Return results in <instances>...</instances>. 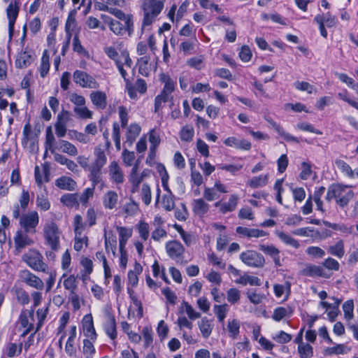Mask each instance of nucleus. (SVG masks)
<instances>
[{
	"label": "nucleus",
	"instance_id": "1",
	"mask_svg": "<svg viewBox=\"0 0 358 358\" xmlns=\"http://www.w3.org/2000/svg\"><path fill=\"white\" fill-rule=\"evenodd\" d=\"M79 165L89 172L88 178L94 187L99 184L103 185L102 169L107 163V156L103 148L96 146L93 151V159L91 162L85 155H79L77 157Z\"/></svg>",
	"mask_w": 358,
	"mask_h": 358
},
{
	"label": "nucleus",
	"instance_id": "2",
	"mask_svg": "<svg viewBox=\"0 0 358 358\" xmlns=\"http://www.w3.org/2000/svg\"><path fill=\"white\" fill-rule=\"evenodd\" d=\"M166 0H143L141 9L143 12L141 31L149 29L164 8Z\"/></svg>",
	"mask_w": 358,
	"mask_h": 358
},
{
	"label": "nucleus",
	"instance_id": "3",
	"mask_svg": "<svg viewBox=\"0 0 358 358\" xmlns=\"http://www.w3.org/2000/svg\"><path fill=\"white\" fill-rule=\"evenodd\" d=\"M354 192L350 187L340 184L332 185L328 189L326 199L328 201L335 199L336 203L341 208L348 205L349 201L354 197Z\"/></svg>",
	"mask_w": 358,
	"mask_h": 358
},
{
	"label": "nucleus",
	"instance_id": "4",
	"mask_svg": "<svg viewBox=\"0 0 358 358\" xmlns=\"http://www.w3.org/2000/svg\"><path fill=\"white\" fill-rule=\"evenodd\" d=\"M45 244L53 251H58L60 248L62 231L53 220H47L43 227Z\"/></svg>",
	"mask_w": 358,
	"mask_h": 358
},
{
	"label": "nucleus",
	"instance_id": "5",
	"mask_svg": "<svg viewBox=\"0 0 358 358\" xmlns=\"http://www.w3.org/2000/svg\"><path fill=\"white\" fill-rule=\"evenodd\" d=\"M103 51L108 57L115 62V64L117 61L124 60L126 68L131 69L133 62L123 42H117L114 45L105 47Z\"/></svg>",
	"mask_w": 358,
	"mask_h": 358
},
{
	"label": "nucleus",
	"instance_id": "6",
	"mask_svg": "<svg viewBox=\"0 0 358 358\" xmlns=\"http://www.w3.org/2000/svg\"><path fill=\"white\" fill-rule=\"evenodd\" d=\"M22 260L37 272L48 271V265L44 262L42 254L36 249H30L22 256Z\"/></svg>",
	"mask_w": 358,
	"mask_h": 358
},
{
	"label": "nucleus",
	"instance_id": "7",
	"mask_svg": "<svg viewBox=\"0 0 358 358\" xmlns=\"http://www.w3.org/2000/svg\"><path fill=\"white\" fill-rule=\"evenodd\" d=\"M69 101L74 105L73 112L80 119H92L93 112L86 106V99L76 92H70L68 94Z\"/></svg>",
	"mask_w": 358,
	"mask_h": 358
},
{
	"label": "nucleus",
	"instance_id": "8",
	"mask_svg": "<svg viewBox=\"0 0 358 358\" xmlns=\"http://www.w3.org/2000/svg\"><path fill=\"white\" fill-rule=\"evenodd\" d=\"M138 164V162H136L134 164L128 176V180L131 184V193L138 192L140 184L143 182L145 178H149L152 173L151 170L148 169L140 170Z\"/></svg>",
	"mask_w": 358,
	"mask_h": 358
},
{
	"label": "nucleus",
	"instance_id": "9",
	"mask_svg": "<svg viewBox=\"0 0 358 358\" xmlns=\"http://www.w3.org/2000/svg\"><path fill=\"white\" fill-rule=\"evenodd\" d=\"M19 222L24 231L30 234H35L36 228L39 223L38 213L35 210H32L23 214L20 217Z\"/></svg>",
	"mask_w": 358,
	"mask_h": 358
},
{
	"label": "nucleus",
	"instance_id": "10",
	"mask_svg": "<svg viewBox=\"0 0 358 358\" xmlns=\"http://www.w3.org/2000/svg\"><path fill=\"white\" fill-rule=\"evenodd\" d=\"M73 80L75 83L83 88L97 89L99 87V83L93 76L80 70L73 72Z\"/></svg>",
	"mask_w": 358,
	"mask_h": 358
},
{
	"label": "nucleus",
	"instance_id": "11",
	"mask_svg": "<svg viewBox=\"0 0 358 358\" xmlns=\"http://www.w3.org/2000/svg\"><path fill=\"white\" fill-rule=\"evenodd\" d=\"M241 261L248 266L260 268L265 264L263 255L255 250H247L240 255Z\"/></svg>",
	"mask_w": 358,
	"mask_h": 358
},
{
	"label": "nucleus",
	"instance_id": "12",
	"mask_svg": "<svg viewBox=\"0 0 358 358\" xmlns=\"http://www.w3.org/2000/svg\"><path fill=\"white\" fill-rule=\"evenodd\" d=\"M19 278L22 282L32 288L38 290H42L44 288L43 280L27 269L20 271Z\"/></svg>",
	"mask_w": 358,
	"mask_h": 358
},
{
	"label": "nucleus",
	"instance_id": "13",
	"mask_svg": "<svg viewBox=\"0 0 358 358\" xmlns=\"http://www.w3.org/2000/svg\"><path fill=\"white\" fill-rule=\"evenodd\" d=\"M6 14L8 19V31L10 37H12L14 32V24L18 16L20 10V0H10Z\"/></svg>",
	"mask_w": 358,
	"mask_h": 358
},
{
	"label": "nucleus",
	"instance_id": "14",
	"mask_svg": "<svg viewBox=\"0 0 358 358\" xmlns=\"http://www.w3.org/2000/svg\"><path fill=\"white\" fill-rule=\"evenodd\" d=\"M240 197L238 194H231L227 201H218L214 203V206L218 208L220 213L226 214L233 212L236 209Z\"/></svg>",
	"mask_w": 358,
	"mask_h": 358
},
{
	"label": "nucleus",
	"instance_id": "15",
	"mask_svg": "<svg viewBox=\"0 0 358 358\" xmlns=\"http://www.w3.org/2000/svg\"><path fill=\"white\" fill-rule=\"evenodd\" d=\"M29 232H26L21 229L17 230L14 236V243L15 250L20 252L26 247L31 246L34 243V240L28 235Z\"/></svg>",
	"mask_w": 358,
	"mask_h": 358
},
{
	"label": "nucleus",
	"instance_id": "16",
	"mask_svg": "<svg viewBox=\"0 0 358 358\" xmlns=\"http://www.w3.org/2000/svg\"><path fill=\"white\" fill-rule=\"evenodd\" d=\"M34 312L24 310L21 313L18 320V324L22 328V336H25L34 328Z\"/></svg>",
	"mask_w": 358,
	"mask_h": 358
},
{
	"label": "nucleus",
	"instance_id": "17",
	"mask_svg": "<svg viewBox=\"0 0 358 358\" xmlns=\"http://www.w3.org/2000/svg\"><path fill=\"white\" fill-rule=\"evenodd\" d=\"M165 248L169 257L175 260L182 258L185 252L183 245L177 241H168Z\"/></svg>",
	"mask_w": 358,
	"mask_h": 358
},
{
	"label": "nucleus",
	"instance_id": "18",
	"mask_svg": "<svg viewBox=\"0 0 358 358\" xmlns=\"http://www.w3.org/2000/svg\"><path fill=\"white\" fill-rule=\"evenodd\" d=\"M77 328L73 325L70 327L69 337L65 344V352L70 357H76L77 353Z\"/></svg>",
	"mask_w": 358,
	"mask_h": 358
},
{
	"label": "nucleus",
	"instance_id": "19",
	"mask_svg": "<svg viewBox=\"0 0 358 358\" xmlns=\"http://www.w3.org/2000/svg\"><path fill=\"white\" fill-rule=\"evenodd\" d=\"M108 174L111 181L116 185L122 184L124 181L123 171L116 161L110 162L108 166Z\"/></svg>",
	"mask_w": 358,
	"mask_h": 358
},
{
	"label": "nucleus",
	"instance_id": "20",
	"mask_svg": "<svg viewBox=\"0 0 358 358\" xmlns=\"http://www.w3.org/2000/svg\"><path fill=\"white\" fill-rule=\"evenodd\" d=\"M82 328L84 335L92 341H96L97 334L96 333L93 319L91 314L86 315L82 320Z\"/></svg>",
	"mask_w": 358,
	"mask_h": 358
},
{
	"label": "nucleus",
	"instance_id": "21",
	"mask_svg": "<svg viewBox=\"0 0 358 358\" xmlns=\"http://www.w3.org/2000/svg\"><path fill=\"white\" fill-rule=\"evenodd\" d=\"M119 196L114 190L106 191L102 196V204L106 210L115 209L118 205Z\"/></svg>",
	"mask_w": 358,
	"mask_h": 358
},
{
	"label": "nucleus",
	"instance_id": "22",
	"mask_svg": "<svg viewBox=\"0 0 358 358\" xmlns=\"http://www.w3.org/2000/svg\"><path fill=\"white\" fill-rule=\"evenodd\" d=\"M90 99L92 104L97 109L104 110L107 106V95L103 91H92L90 94Z\"/></svg>",
	"mask_w": 358,
	"mask_h": 358
},
{
	"label": "nucleus",
	"instance_id": "23",
	"mask_svg": "<svg viewBox=\"0 0 358 358\" xmlns=\"http://www.w3.org/2000/svg\"><path fill=\"white\" fill-rule=\"evenodd\" d=\"M34 61V53L31 50L25 48L20 52L15 60V66L19 69L26 68Z\"/></svg>",
	"mask_w": 358,
	"mask_h": 358
},
{
	"label": "nucleus",
	"instance_id": "24",
	"mask_svg": "<svg viewBox=\"0 0 358 358\" xmlns=\"http://www.w3.org/2000/svg\"><path fill=\"white\" fill-rule=\"evenodd\" d=\"M236 231L238 234H239L241 237L252 238H260L263 236H266L268 235V233L265 231L255 229V228H248L245 227H236Z\"/></svg>",
	"mask_w": 358,
	"mask_h": 358
},
{
	"label": "nucleus",
	"instance_id": "25",
	"mask_svg": "<svg viewBox=\"0 0 358 358\" xmlns=\"http://www.w3.org/2000/svg\"><path fill=\"white\" fill-rule=\"evenodd\" d=\"M224 145L229 147L235 148L243 150H250L251 149V143L246 139H239L234 136L228 137L224 141Z\"/></svg>",
	"mask_w": 358,
	"mask_h": 358
},
{
	"label": "nucleus",
	"instance_id": "26",
	"mask_svg": "<svg viewBox=\"0 0 358 358\" xmlns=\"http://www.w3.org/2000/svg\"><path fill=\"white\" fill-rule=\"evenodd\" d=\"M293 313L294 310L290 306H278L273 310L271 317L273 320L280 322L290 317Z\"/></svg>",
	"mask_w": 358,
	"mask_h": 358
},
{
	"label": "nucleus",
	"instance_id": "27",
	"mask_svg": "<svg viewBox=\"0 0 358 358\" xmlns=\"http://www.w3.org/2000/svg\"><path fill=\"white\" fill-rule=\"evenodd\" d=\"M259 250L266 255L270 256L275 266H280L281 262L280 257V250L273 245H259Z\"/></svg>",
	"mask_w": 358,
	"mask_h": 358
},
{
	"label": "nucleus",
	"instance_id": "28",
	"mask_svg": "<svg viewBox=\"0 0 358 358\" xmlns=\"http://www.w3.org/2000/svg\"><path fill=\"white\" fill-rule=\"evenodd\" d=\"M192 208L194 214L203 217L208 212L210 206L203 199L200 198L193 200Z\"/></svg>",
	"mask_w": 358,
	"mask_h": 358
},
{
	"label": "nucleus",
	"instance_id": "29",
	"mask_svg": "<svg viewBox=\"0 0 358 358\" xmlns=\"http://www.w3.org/2000/svg\"><path fill=\"white\" fill-rule=\"evenodd\" d=\"M77 30V22L76 20V11L72 10L69 13L66 24H65V31L67 40L69 41Z\"/></svg>",
	"mask_w": 358,
	"mask_h": 358
},
{
	"label": "nucleus",
	"instance_id": "30",
	"mask_svg": "<svg viewBox=\"0 0 358 358\" xmlns=\"http://www.w3.org/2000/svg\"><path fill=\"white\" fill-rule=\"evenodd\" d=\"M159 80L164 84L162 93L170 96L171 94L175 90L176 81L166 73H161Z\"/></svg>",
	"mask_w": 358,
	"mask_h": 358
},
{
	"label": "nucleus",
	"instance_id": "31",
	"mask_svg": "<svg viewBox=\"0 0 358 358\" xmlns=\"http://www.w3.org/2000/svg\"><path fill=\"white\" fill-rule=\"evenodd\" d=\"M105 248L106 252L110 250L114 256L116 255L117 239L113 231L104 230Z\"/></svg>",
	"mask_w": 358,
	"mask_h": 358
},
{
	"label": "nucleus",
	"instance_id": "32",
	"mask_svg": "<svg viewBox=\"0 0 358 358\" xmlns=\"http://www.w3.org/2000/svg\"><path fill=\"white\" fill-rule=\"evenodd\" d=\"M268 174H262L257 176H254L249 179L246 182V185L252 189L260 188L266 186L268 184Z\"/></svg>",
	"mask_w": 358,
	"mask_h": 358
},
{
	"label": "nucleus",
	"instance_id": "33",
	"mask_svg": "<svg viewBox=\"0 0 358 358\" xmlns=\"http://www.w3.org/2000/svg\"><path fill=\"white\" fill-rule=\"evenodd\" d=\"M143 267L138 262H135L134 268L128 272V282L133 287H136L138 282V275L142 273Z\"/></svg>",
	"mask_w": 358,
	"mask_h": 358
},
{
	"label": "nucleus",
	"instance_id": "34",
	"mask_svg": "<svg viewBox=\"0 0 358 358\" xmlns=\"http://www.w3.org/2000/svg\"><path fill=\"white\" fill-rule=\"evenodd\" d=\"M36 203L37 208L41 210L47 211L50 208V202L48 197V192L45 189L42 190L36 196Z\"/></svg>",
	"mask_w": 358,
	"mask_h": 358
},
{
	"label": "nucleus",
	"instance_id": "35",
	"mask_svg": "<svg viewBox=\"0 0 358 358\" xmlns=\"http://www.w3.org/2000/svg\"><path fill=\"white\" fill-rule=\"evenodd\" d=\"M103 19H105L106 22L108 24L109 29L116 35H122L124 32V27L123 24L117 20H113L109 17L101 15Z\"/></svg>",
	"mask_w": 358,
	"mask_h": 358
},
{
	"label": "nucleus",
	"instance_id": "36",
	"mask_svg": "<svg viewBox=\"0 0 358 358\" xmlns=\"http://www.w3.org/2000/svg\"><path fill=\"white\" fill-rule=\"evenodd\" d=\"M117 231L119 234V248L122 250L125 248L128 239L132 235V230L124 227H117Z\"/></svg>",
	"mask_w": 358,
	"mask_h": 358
},
{
	"label": "nucleus",
	"instance_id": "37",
	"mask_svg": "<svg viewBox=\"0 0 358 358\" xmlns=\"http://www.w3.org/2000/svg\"><path fill=\"white\" fill-rule=\"evenodd\" d=\"M198 326L202 336L205 338H208L213 331L212 321L204 317L198 322Z\"/></svg>",
	"mask_w": 358,
	"mask_h": 358
},
{
	"label": "nucleus",
	"instance_id": "38",
	"mask_svg": "<svg viewBox=\"0 0 358 358\" xmlns=\"http://www.w3.org/2000/svg\"><path fill=\"white\" fill-rule=\"evenodd\" d=\"M50 70V55L47 50H45L43 52V55L41 59V64L38 67L40 76L42 78H45L48 73Z\"/></svg>",
	"mask_w": 358,
	"mask_h": 358
},
{
	"label": "nucleus",
	"instance_id": "39",
	"mask_svg": "<svg viewBox=\"0 0 358 358\" xmlns=\"http://www.w3.org/2000/svg\"><path fill=\"white\" fill-rule=\"evenodd\" d=\"M141 132V127L136 123L131 124L127 127V131L125 134L127 142L130 145L136 140Z\"/></svg>",
	"mask_w": 358,
	"mask_h": 358
},
{
	"label": "nucleus",
	"instance_id": "40",
	"mask_svg": "<svg viewBox=\"0 0 358 358\" xmlns=\"http://www.w3.org/2000/svg\"><path fill=\"white\" fill-rule=\"evenodd\" d=\"M55 185L60 189L71 191L75 189L76 182L69 177L62 176L56 180Z\"/></svg>",
	"mask_w": 358,
	"mask_h": 358
},
{
	"label": "nucleus",
	"instance_id": "41",
	"mask_svg": "<svg viewBox=\"0 0 358 358\" xmlns=\"http://www.w3.org/2000/svg\"><path fill=\"white\" fill-rule=\"evenodd\" d=\"M57 148L70 156H76L78 153L77 148L73 144L64 140L59 142V146Z\"/></svg>",
	"mask_w": 358,
	"mask_h": 358
},
{
	"label": "nucleus",
	"instance_id": "42",
	"mask_svg": "<svg viewBox=\"0 0 358 358\" xmlns=\"http://www.w3.org/2000/svg\"><path fill=\"white\" fill-rule=\"evenodd\" d=\"M104 329L106 334L113 340L117 337L116 323L115 317L112 315H108L107 320L104 324Z\"/></svg>",
	"mask_w": 358,
	"mask_h": 358
},
{
	"label": "nucleus",
	"instance_id": "43",
	"mask_svg": "<svg viewBox=\"0 0 358 358\" xmlns=\"http://www.w3.org/2000/svg\"><path fill=\"white\" fill-rule=\"evenodd\" d=\"M328 252L338 258H342L345 255V246L343 240H339L335 244L328 248Z\"/></svg>",
	"mask_w": 358,
	"mask_h": 358
},
{
	"label": "nucleus",
	"instance_id": "44",
	"mask_svg": "<svg viewBox=\"0 0 358 358\" xmlns=\"http://www.w3.org/2000/svg\"><path fill=\"white\" fill-rule=\"evenodd\" d=\"M267 121L272 126V127L276 131V132L279 135H280L285 141L299 143V140L296 137L285 132V131L283 129V128L282 127H280L279 124H278L276 122H275L272 120H267Z\"/></svg>",
	"mask_w": 358,
	"mask_h": 358
},
{
	"label": "nucleus",
	"instance_id": "45",
	"mask_svg": "<svg viewBox=\"0 0 358 358\" xmlns=\"http://www.w3.org/2000/svg\"><path fill=\"white\" fill-rule=\"evenodd\" d=\"M303 272L306 275L311 277L320 276V277H325L328 276L326 275L324 270L322 267L316 265H309L307 266Z\"/></svg>",
	"mask_w": 358,
	"mask_h": 358
},
{
	"label": "nucleus",
	"instance_id": "46",
	"mask_svg": "<svg viewBox=\"0 0 358 358\" xmlns=\"http://www.w3.org/2000/svg\"><path fill=\"white\" fill-rule=\"evenodd\" d=\"M291 284L289 282L286 281L284 284H275L273 285V290L276 297H281L285 294L287 299L290 293Z\"/></svg>",
	"mask_w": 358,
	"mask_h": 358
},
{
	"label": "nucleus",
	"instance_id": "47",
	"mask_svg": "<svg viewBox=\"0 0 358 358\" xmlns=\"http://www.w3.org/2000/svg\"><path fill=\"white\" fill-rule=\"evenodd\" d=\"M335 164L337 168L346 176L350 178H354L356 175L358 177V170L353 171L350 165L348 164L345 162L341 159H337L336 160Z\"/></svg>",
	"mask_w": 358,
	"mask_h": 358
},
{
	"label": "nucleus",
	"instance_id": "48",
	"mask_svg": "<svg viewBox=\"0 0 358 358\" xmlns=\"http://www.w3.org/2000/svg\"><path fill=\"white\" fill-rule=\"evenodd\" d=\"M33 136V132L31 130V127L29 124H26L24 127L23 129V139H22V143L25 145H27L29 142H30L31 144V150L32 151L35 149V143L34 140L32 138Z\"/></svg>",
	"mask_w": 358,
	"mask_h": 358
},
{
	"label": "nucleus",
	"instance_id": "49",
	"mask_svg": "<svg viewBox=\"0 0 358 358\" xmlns=\"http://www.w3.org/2000/svg\"><path fill=\"white\" fill-rule=\"evenodd\" d=\"M94 341H92L90 338H86L83 340V346L82 352L85 358H92V357L95 355L96 349L93 344V342Z\"/></svg>",
	"mask_w": 358,
	"mask_h": 358
},
{
	"label": "nucleus",
	"instance_id": "50",
	"mask_svg": "<svg viewBox=\"0 0 358 358\" xmlns=\"http://www.w3.org/2000/svg\"><path fill=\"white\" fill-rule=\"evenodd\" d=\"M22 352V344H16L13 343H8L4 349V353L8 357H15L19 355Z\"/></svg>",
	"mask_w": 358,
	"mask_h": 358
},
{
	"label": "nucleus",
	"instance_id": "51",
	"mask_svg": "<svg viewBox=\"0 0 358 358\" xmlns=\"http://www.w3.org/2000/svg\"><path fill=\"white\" fill-rule=\"evenodd\" d=\"M275 234L286 245H290L294 248H299L300 245L299 242L289 234L280 231H275Z\"/></svg>",
	"mask_w": 358,
	"mask_h": 358
},
{
	"label": "nucleus",
	"instance_id": "52",
	"mask_svg": "<svg viewBox=\"0 0 358 358\" xmlns=\"http://www.w3.org/2000/svg\"><path fill=\"white\" fill-rule=\"evenodd\" d=\"M229 308L228 304L215 305L213 311L220 322H223L229 312Z\"/></svg>",
	"mask_w": 358,
	"mask_h": 358
},
{
	"label": "nucleus",
	"instance_id": "53",
	"mask_svg": "<svg viewBox=\"0 0 358 358\" xmlns=\"http://www.w3.org/2000/svg\"><path fill=\"white\" fill-rule=\"evenodd\" d=\"M235 282L243 285L250 284V285L259 286L261 284L260 280L257 277L248 275H240V277L235 280Z\"/></svg>",
	"mask_w": 358,
	"mask_h": 358
},
{
	"label": "nucleus",
	"instance_id": "54",
	"mask_svg": "<svg viewBox=\"0 0 358 358\" xmlns=\"http://www.w3.org/2000/svg\"><path fill=\"white\" fill-rule=\"evenodd\" d=\"M34 174L36 182L41 187L44 181H48V169L46 167H44L43 171H41L40 168L36 166L35 167Z\"/></svg>",
	"mask_w": 358,
	"mask_h": 358
},
{
	"label": "nucleus",
	"instance_id": "55",
	"mask_svg": "<svg viewBox=\"0 0 358 358\" xmlns=\"http://www.w3.org/2000/svg\"><path fill=\"white\" fill-rule=\"evenodd\" d=\"M227 329L229 336L233 338H236L239 334L240 322L236 319L229 320L227 324Z\"/></svg>",
	"mask_w": 358,
	"mask_h": 358
},
{
	"label": "nucleus",
	"instance_id": "56",
	"mask_svg": "<svg viewBox=\"0 0 358 358\" xmlns=\"http://www.w3.org/2000/svg\"><path fill=\"white\" fill-rule=\"evenodd\" d=\"M136 229L140 237L143 241H147L150 235V226L143 220H141L136 225Z\"/></svg>",
	"mask_w": 358,
	"mask_h": 358
},
{
	"label": "nucleus",
	"instance_id": "57",
	"mask_svg": "<svg viewBox=\"0 0 358 358\" xmlns=\"http://www.w3.org/2000/svg\"><path fill=\"white\" fill-rule=\"evenodd\" d=\"M298 352L301 358H311L313 356V347L308 343L298 345Z\"/></svg>",
	"mask_w": 358,
	"mask_h": 358
},
{
	"label": "nucleus",
	"instance_id": "58",
	"mask_svg": "<svg viewBox=\"0 0 358 358\" xmlns=\"http://www.w3.org/2000/svg\"><path fill=\"white\" fill-rule=\"evenodd\" d=\"M181 308L185 310L190 320H196L201 317V313L197 312L189 303L183 301Z\"/></svg>",
	"mask_w": 358,
	"mask_h": 358
},
{
	"label": "nucleus",
	"instance_id": "59",
	"mask_svg": "<svg viewBox=\"0 0 358 358\" xmlns=\"http://www.w3.org/2000/svg\"><path fill=\"white\" fill-rule=\"evenodd\" d=\"M140 195H141L142 201L146 206H148L151 203L152 193H151V189H150V187L149 186V185H148L147 183H144L142 185V187H141V189L140 192Z\"/></svg>",
	"mask_w": 358,
	"mask_h": 358
},
{
	"label": "nucleus",
	"instance_id": "60",
	"mask_svg": "<svg viewBox=\"0 0 358 358\" xmlns=\"http://www.w3.org/2000/svg\"><path fill=\"white\" fill-rule=\"evenodd\" d=\"M73 230L75 235H81L85 230V224L83 221V217L80 215H76L73 217Z\"/></svg>",
	"mask_w": 358,
	"mask_h": 358
},
{
	"label": "nucleus",
	"instance_id": "61",
	"mask_svg": "<svg viewBox=\"0 0 358 358\" xmlns=\"http://www.w3.org/2000/svg\"><path fill=\"white\" fill-rule=\"evenodd\" d=\"M87 247L88 238L84 234L75 235L73 248L76 251L80 252L83 248V246Z\"/></svg>",
	"mask_w": 358,
	"mask_h": 358
},
{
	"label": "nucleus",
	"instance_id": "62",
	"mask_svg": "<svg viewBox=\"0 0 358 358\" xmlns=\"http://www.w3.org/2000/svg\"><path fill=\"white\" fill-rule=\"evenodd\" d=\"M61 202L67 207H74L78 205V196L75 194H67L61 197Z\"/></svg>",
	"mask_w": 358,
	"mask_h": 358
},
{
	"label": "nucleus",
	"instance_id": "63",
	"mask_svg": "<svg viewBox=\"0 0 358 358\" xmlns=\"http://www.w3.org/2000/svg\"><path fill=\"white\" fill-rule=\"evenodd\" d=\"M343 310L345 319L351 320L353 318L354 301L352 299L348 300L343 304Z\"/></svg>",
	"mask_w": 358,
	"mask_h": 358
},
{
	"label": "nucleus",
	"instance_id": "64",
	"mask_svg": "<svg viewBox=\"0 0 358 358\" xmlns=\"http://www.w3.org/2000/svg\"><path fill=\"white\" fill-rule=\"evenodd\" d=\"M194 130L192 127L186 125L183 127L180 132V137L181 141L189 142L193 138Z\"/></svg>",
	"mask_w": 358,
	"mask_h": 358
}]
</instances>
